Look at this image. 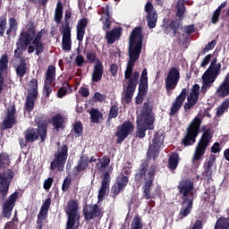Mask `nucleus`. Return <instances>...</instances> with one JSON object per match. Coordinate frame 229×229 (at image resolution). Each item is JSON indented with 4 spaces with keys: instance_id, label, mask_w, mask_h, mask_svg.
<instances>
[{
    "instance_id": "052dcab7",
    "label": "nucleus",
    "mask_w": 229,
    "mask_h": 229,
    "mask_svg": "<svg viewBox=\"0 0 229 229\" xmlns=\"http://www.w3.org/2000/svg\"><path fill=\"white\" fill-rule=\"evenodd\" d=\"M9 26L13 31H17V20L15 18L9 19Z\"/></svg>"
},
{
    "instance_id": "0eeeda50",
    "label": "nucleus",
    "mask_w": 229,
    "mask_h": 229,
    "mask_svg": "<svg viewBox=\"0 0 229 229\" xmlns=\"http://www.w3.org/2000/svg\"><path fill=\"white\" fill-rule=\"evenodd\" d=\"M199 126H201V119L195 117L187 129V133L182 140L184 146H192L196 142V137L199 133Z\"/></svg>"
},
{
    "instance_id": "603ef678",
    "label": "nucleus",
    "mask_w": 229,
    "mask_h": 229,
    "mask_svg": "<svg viewBox=\"0 0 229 229\" xmlns=\"http://www.w3.org/2000/svg\"><path fill=\"white\" fill-rule=\"evenodd\" d=\"M16 72H17V74L20 75L21 78H22V76L26 74V64H24V62H21L17 67Z\"/></svg>"
},
{
    "instance_id": "a19ab883",
    "label": "nucleus",
    "mask_w": 229,
    "mask_h": 229,
    "mask_svg": "<svg viewBox=\"0 0 229 229\" xmlns=\"http://www.w3.org/2000/svg\"><path fill=\"white\" fill-rule=\"evenodd\" d=\"M215 229H229V218H219L216 223Z\"/></svg>"
},
{
    "instance_id": "9b49d317",
    "label": "nucleus",
    "mask_w": 229,
    "mask_h": 229,
    "mask_svg": "<svg viewBox=\"0 0 229 229\" xmlns=\"http://www.w3.org/2000/svg\"><path fill=\"white\" fill-rule=\"evenodd\" d=\"M29 87V95L27 97L25 106L29 112H31V110H33V106H35V100L37 99V96L38 94V81L37 79H32L30 81Z\"/></svg>"
},
{
    "instance_id": "79ce46f5",
    "label": "nucleus",
    "mask_w": 229,
    "mask_h": 229,
    "mask_svg": "<svg viewBox=\"0 0 229 229\" xmlns=\"http://www.w3.org/2000/svg\"><path fill=\"white\" fill-rule=\"evenodd\" d=\"M229 108V98H226L217 108H216V115L217 117H221L226 110Z\"/></svg>"
},
{
    "instance_id": "e2e57ef3",
    "label": "nucleus",
    "mask_w": 229,
    "mask_h": 229,
    "mask_svg": "<svg viewBox=\"0 0 229 229\" xmlns=\"http://www.w3.org/2000/svg\"><path fill=\"white\" fill-rule=\"evenodd\" d=\"M210 60H212V55H206L201 62V67H206L208 64H210Z\"/></svg>"
},
{
    "instance_id": "4468645a",
    "label": "nucleus",
    "mask_w": 229,
    "mask_h": 229,
    "mask_svg": "<svg viewBox=\"0 0 229 229\" xmlns=\"http://www.w3.org/2000/svg\"><path fill=\"white\" fill-rule=\"evenodd\" d=\"M17 198H19V193L14 192L8 199H6L3 204V216L4 217H6L7 219H10L12 217V211L13 210V207H15V201H17Z\"/></svg>"
},
{
    "instance_id": "aec40b11",
    "label": "nucleus",
    "mask_w": 229,
    "mask_h": 229,
    "mask_svg": "<svg viewBox=\"0 0 229 229\" xmlns=\"http://www.w3.org/2000/svg\"><path fill=\"white\" fill-rule=\"evenodd\" d=\"M145 11L148 13L147 16V21H148V26L151 30L157 26V12H155V9L153 8V4L151 3H147L145 5Z\"/></svg>"
},
{
    "instance_id": "c85d7f7f",
    "label": "nucleus",
    "mask_w": 229,
    "mask_h": 229,
    "mask_svg": "<svg viewBox=\"0 0 229 229\" xmlns=\"http://www.w3.org/2000/svg\"><path fill=\"white\" fill-rule=\"evenodd\" d=\"M87 19H81L77 23V40L79 42L83 41V37H85V29L87 28Z\"/></svg>"
},
{
    "instance_id": "4c0bfd02",
    "label": "nucleus",
    "mask_w": 229,
    "mask_h": 229,
    "mask_svg": "<svg viewBox=\"0 0 229 229\" xmlns=\"http://www.w3.org/2000/svg\"><path fill=\"white\" fill-rule=\"evenodd\" d=\"M80 226V216H68L66 229H78Z\"/></svg>"
},
{
    "instance_id": "cd10ccee",
    "label": "nucleus",
    "mask_w": 229,
    "mask_h": 229,
    "mask_svg": "<svg viewBox=\"0 0 229 229\" xmlns=\"http://www.w3.org/2000/svg\"><path fill=\"white\" fill-rule=\"evenodd\" d=\"M192 182H191L190 180H186L181 182V183L178 186V189L181 194L183 195L184 198H186V196H189V194L192 192Z\"/></svg>"
},
{
    "instance_id": "b1692460",
    "label": "nucleus",
    "mask_w": 229,
    "mask_h": 229,
    "mask_svg": "<svg viewBox=\"0 0 229 229\" xmlns=\"http://www.w3.org/2000/svg\"><path fill=\"white\" fill-rule=\"evenodd\" d=\"M214 171H216V156H210L208 161L204 165V176L210 178L212 176Z\"/></svg>"
},
{
    "instance_id": "de8ad7c7",
    "label": "nucleus",
    "mask_w": 229,
    "mask_h": 229,
    "mask_svg": "<svg viewBox=\"0 0 229 229\" xmlns=\"http://www.w3.org/2000/svg\"><path fill=\"white\" fill-rule=\"evenodd\" d=\"M10 156H8L6 153H2L0 155V169L10 165Z\"/></svg>"
},
{
    "instance_id": "6e6552de",
    "label": "nucleus",
    "mask_w": 229,
    "mask_h": 229,
    "mask_svg": "<svg viewBox=\"0 0 229 229\" xmlns=\"http://www.w3.org/2000/svg\"><path fill=\"white\" fill-rule=\"evenodd\" d=\"M164 139H165L164 131L159 130L155 133L152 140L149 142L148 151V157H152V158L158 157V151H160V148L164 146Z\"/></svg>"
},
{
    "instance_id": "423d86ee",
    "label": "nucleus",
    "mask_w": 229,
    "mask_h": 229,
    "mask_svg": "<svg viewBox=\"0 0 229 229\" xmlns=\"http://www.w3.org/2000/svg\"><path fill=\"white\" fill-rule=\"evenodd\" d=\"M213 136L214 132H212V130L208 129L204 131L195 148V152L192 157V164H198V162L201 160V157L203 155H205V151H207V148H208Z\"/></svg>"
},
{
    "instance_id": "c756f323",
    "label": "nucleus",
    "mask_w": 229,
    "mask_h": 229,
    "mask_svg": "<svg viewBox=\"0 0 229 229\" xmlns=\"http://www.w3.org/2000/svg\"><path fill=\"white\" fill-rule=\"evenodd\" d=\"M102 17L100 21L103 22V30H110V13H108V5H104L101 11Z\"/></svg>"
},
{
    "instance_id": "5fc2aeb1",
    "label": "nucleus",
    "mask_w": 229,
    "mask_h": 229,
    "mask_svg": "<svg viewBox=\"0 0 229 229\" xmlns=\"http://www.w3.org/2000/svg\"><path fill=\"white\" fill-rule=\"evenodd\" d=\"M86 60H87L88 64H94V62L96 63V61H98L99 59L96 60V53H94V52H88L86 54Z\"/></svg>"
},
{
    "instance_id": "338daca9",
    "label": "nucleus",
    "mask_w": 229,
    "mask_h": 229,
    "mask_svg": "<svg viewBox=\"0 0 229 229\" xmlns=\"http://www.w3.org/2000/svg\"><path fill=\"white\" fill-rule=\"evenodd\" d=\"M110 71H111L112 76L115 77L117 76V71H119V66L117 64H112L110 67Z\"/></svg>"
},
{
    "instance_id": "e433bc0d",
    "label": "nucleus",
    "mask_w": 229,
    "mask_h": 229,
    "mask_svg": "<svg viewBox=\"0 0 229 229\" xmlns=\"http://www.w3.org/2000/svg\"><path fill=\"white\" fill-rule=\"evenodd\" d=\"M106 178L102 181L101 188L98 191V201H103L105 199V196H106V191H108V179Z\"/></svg>"
},
{
    "instance_id": "f03ea898",
    "label": "nucleus",
    "mask_w": 229,
    "mask_h": 229,
    "mask_svg": "<svg viewBox=\"0 0 229 229\" xmlns=\"http://www.w3.org/2000/svg\"><path fill=\"white\" fill-rule=\"evenodd\" d=\"M43 35L44 30L37 33L34 29L21 32L17 42L18 47L14 51V56L19 58L22 55V49H26V47H28V53H35L36 51L38 56V55H42L44 53V43H42Z\"/></svg>"
},
{
    "instance_id": "a211bd4d",
    "label": "nucleus",
    "mask_w": 229,
    "mask_h": 229,
    "mask_svg": "<svg viewBox=\"0 0 229 229\" xmlns=\"http://www.w3.org/2000/svg\"><path fill=\"white\" fill-rule=\"evenodd\" d=\"M186 98L187 89H182L180 95L175 98V100L172 104L170 115H176V113H178L180 111V108H182V106L183 105V102L185 101Z\"/></svg>"
},
{
    "instance_id": "c03bdc74",
    "label": "nucleus",
    "mask_w": 229,
    "mask_h": 229,
    "mask_svg": "<svg viewBox=\"0 0 229 229\" xmlns=\"http://www.w3.org/2000/svg\"><path fill=\"white\" fill-rule=\"evenodd\" d=\"M179 160H180V156H178V154H172L168 161L170 169H175L176 167H178Z\"/></svg>"
},
{
    "instance_id": "ddd939ff",
    "label": "nucleus",
    "mask_w": 229,
    "mask_h": 229,
    "mask_svg": "<svg viewBox=\"0 0 229 229\" xmlns=\"http://www.w3.org/2000/svg\"><path fill=\"white\" fill-rule=\"evenodd\" d=\"M131 131H133V123L131 122H125L121 126H119L115 133L117 137V144L123 142L126 137H128Z\"/></svg>"
},
{
    "instance_id": "49530a36",
    "label": "nucleus",
    "mask_w": 229,
    "mask_h": 229,
    "mask_svg": "<svg viewBox=\"0 0 229 229\" xmlns=\"http://www.w3.org/2000/svg\"><path fill=\"white\" fill-rule=\"evenodd\" d=\"M223 8H226V2L222 3L220 6L215 11L212 17L213 24H216V22H217L219 20V15H221V10H223Z\"/></svg>"
},
{
    "instance_id": "13d9d810",
    "label": "nucleus",
    "mask_w": 229,
    "mask_h": 229,
    "mask_svg": "<svg viewBox=\"0 0 229 229\" xmlns=\"http://www.w3.org/2000/svg\"><path fill=\"white\" fill-rule=\"evenodd\" d=\"M93 98L95 101L103 102L106 99V96H105L99 92H96Z\"/></svg>"
},
{
    "instance_id": "7c9ffc66",
    "label": "nucleus",
    "mask_w": 229,
    "mask_h": 229,
    "mask_svg": "<svg viewBox=\"0 0 229 229\" xmlns=\"http://www.w3.org/2000/svg\"><path fill=\"white\" fill-rule=\"evenodd\" d=\"M216 93L219 98L229 96V75H226L222 84L218 87Z\"/></svg>"
},
{
    "instance_id": "3c124183",
    "label": "nucleus",
    "mask_w": 229,
    "mask_h": 229,
    "mask_svg": "<svg viewBox=\"0 0 229 229\" xmlns=\"http://www.w3.org/2000/svg\"><path fill=\"white\" fill-rule=\"evenodd\" d=\"M185 13V5L183 4V0H179L177 3V15L182 17Z\"/></svg>"
},
{
    "instance_id": "f8f14e48",
    "label": "nucleus",
    "mask_w": 229,
    "mask_h": 229,
    "mask_svg": "<svg viewBox=\"0 0 229 229\" xmlns=\"http://www.w3.org/2000/svg\"><path fill=\"white\" fill-rule=\"evenodd\" d=\"M180 81V70L176 67H173L166 78L165 79V85L167 92H171L176 89L178 82Z\"/></svg>"
},
{
    "instance_id": "bf43d9fd",
    "label": "nucleus",
    "mask_w": 229,
    "mask_h": 229,
    "mask_svg": "<svg viewBox=\"0 0 229 229\" xmlns=\"http://www.w3.org/2000/svg\"><path fill=\"white\" fill-rule=\"evenodd\" d=\"M70 185H71V178L66 177V178L64 180V182H63V186H62L63 191H64V192H65L66 191H68Z\"/></svg>"
},
{
    "instance_id": "6e6d98bb",
    "label": "nucleus",
    "mask_w": 229,
    "mask_h": 229,
    "mask_svg": "<svg viewBox=\"0 0 229 229\" xmlns=\"http://www.w3.org/2000/svg\"><path fill=\"white\" fill-rule=\"evenodd\" d=\"M117 115H119V109L117 108V106H114L110 109L109 117L110 119H115Z\"/></svg>"
},
{
    "instance_id": "72a5a7b5",
    "label": "nucleus",
    "mask_w": 229,
    "mask_h": 229,
    "mask_svg": "<svg viewBox=\"0 0 229 229\" xmlns=\"http://www.w3.org/2000/svg\"><path fill=\"white\" fill-rule=\"evenodd\" d=\"M191 210H192V200L184 199V201L182 202V207L180 210L181 217H187V216L191 214Z\"/></svg>"
},
{
    "instance_id": "9d476101",
    "label": "nucleus",
    "mask_w": 229,
    "mask_h": 229,
    "mask_svg": "<svg viewBox=\"0 0 229 229\" xmlns=\"http://www.w3.org/2000/svg\"><path fill=\"white\" fill-rule=\"evenodd\" d=\"M67 162V147L65 145L60 147L57 153L55 154V158L51 163V169L55 170L57 167L58 171H64V166Z\"/></svg>"
},
{
    "instance_id": "393cba45",
    "label": "nucleus",
    "mask_w": 229,
    "mask_h": 229,
    "mask_svg": "<svg viewBox=\"0 0 229 229\" xmlns=\"http://www.w3.org/2000/svg\"><path fill=\"white\" fill-rule=\"evenodd\" d=\"M4 128H12L15 124V106H12L3 122Z\"/></svg>"
},
{
    "instance_id": "6ab92c4d",
    "label": "nucleus",
    "mask_w": 229,
    "mask_h": 229,
    "mask_svg": "<svg viewBox=\"0 0 229 229\" xmlns=\"http://www.w3.org/2000/svg\"><path fill=\"white\" fill-rule=\"evenodd\" d=\"M12 178H13L12 174H0V196H2V198H4V196L8 194Z\"/></svg>"
},
{
    "instance_id": "8fccbe9b",
    "label": "nucleus",
    "mask_w": 229,
    "mask_h": 229,
    "mask_svg": "<svg viewBox=\"0 0 229 229\" xmlns=\"http://www.w3.org/2000/svg\"><path fill=\"white\" fill-rule=\"evenodd\" d=\"M74 133L77 137H80L83 133V125L81 123L77 122L73 125Z\"/></svg>"
},
{
    "instance_id": "a878e982",
    "label": "nucleus",
    "mask_w": 229,
    "mask_h": 229,
    "mask_svg": "<svg viewBox=\"0 0 229 229\" xmlns=\"http://www.w3.org/2000/svg\"><path fill=\"white\" fill-rule=\"evenodd\" d=\"M72 42L71 41V28L66 26L63 31V49L64 51H71Z\"/></svg>"
},
{
    "instance_id": "dca6fc26",
    "label": "nucleus",
    "mask_w": 229,
    "mask_h": 229,
    "mask_svg": "<svg viewBox=\"0 0 229 229\" xmlns=\"http://www.w3.org/2000/svg\"><path fill=\"white\" fill-rule=\"evenodd\" d=\"M128 182V176H125L123 174L117 177L115 183L113 185L111 189L114 198H115V196H119V193L123 192V191L126 189Z\"/></svg>"
},
{
    "instance_id": "412c9836",
    "label": "nucleus",
    "mask_w": 229,
    "mask_h": 229,
    "mask_svg": "<svg viewBox=\"0 0 229 229\" xmlns=\"http://www.w3.org/2000/svg\"><path fill=\"white\" fill-rule=\"evenodd\" d=\"M84 216L87 220L94 219V217H99V216H101V208L96 204L88 206L84 209Z\"/></svg>"
},
{
    "instance_id": "58836bf2",
    "label": "nucleus",
    "mask_w": 229,
    "mask_h": 229,
    "mask_svg": "<svg viewBox=\"0 0 229 229\" xmlns=\"http://www.w3.org/2000/svg\"><path fill=\"white\" fill-rule=\"evenodd\" d=\"M110 165V157L108 156H105L103 158L98 159L97 163V169L101 173H105L106 167Z\"/></svg>"
},
{
    "instance_id": "69168bd1",
    "label": "nucleus",
    "mask_w": 229,
    "mask_h": 229,
    "mask_svg": "<svg viewBox=\"0 0 229 229\" xmlns=\"http://www.w3.org/2000/svg\"><path fill=\"white\" fill-rule=\"evenodd\" d=\"M212 153H219L221 151V145H219L218 142L214 143V145L211 147Z\"/></svg>"
},
{
    "instance_id": "4d7b16f0",
    "label": "nucleus",
    "mask_w": 229,
    "mask_h": 229,
    "mask_svg": "<svg viewBox=\"0 0 229 229\" xmlns=\"http://www.w3.org/2000/svg\"><path fill=\"white\" fill-rule=\"evenodd\" d=\"M53 178L49 177L47 180H45L43 187L45 191H49L51 189V185H53Z\"/></svg>"
},
{
    "instance_id": "4be33fe9",
    "label": "nucleus",
    "mask_w": 229,
    "mask_h": 229,
    "mask_svg": "<svg viewBox=\"0 0 229 229\" xmlns=\"http://www.w3.org/2000/svg\"><path fill=\"white\" fill-rule=\"evenodd\" d=\"M103 72H104L103 64L101 63L100 60H97L93 67V72L91 77L92 81L94 82L101 81V78H103Z\"/></svg>"
},
{
    "instance_id": "2eb2a0df",
    "label": "nucleus",
    "mask_w": 229,
    "mask_h": 229,
    "mask_svg": "<svg viewBox=\"0 0 229 229\" xmlns=\"http://www.w3.org/2000/svg\"><path fill=\"white\" fill-rule=\"evenodd\" d=\"M199 98V85L195 84L191 89L190 93L187 95V102L184 104L185 110H191L198 103Z\"/></svg>"
},
{
    "instance_id": "864d4df0",
    "label": "nucleus",
    "mask_w": 229,
    "mask_h": 229,
    "mask_svg": "<svg viewBox=\"0 0 229 229\" xmlns=\"http://www.w3.org/2000/svg\"><path fill=\"white\" fill-rule=\"evenodd\" d=\"M4 31H6V18L1 17L0 18V37L4 35Z\"/></svg>"
},
{
    "instance_id": "7ed1b4c3",
    "label": "nucleus",
    "mask_w": 229,
    "mask_h": 229,
    "mask_svg": "<svg viewBox=\"0 0 229 229\" xmlns=\"http://www.w3.org/2000/svg\"><path fill=\"white\" fill-rule=\"evenodd\" d=\"M155 128V114H153L149 102H145L142 113L137 117L138 135L140 139L146 137V130Z\"/></svg>"
},
{
    "instance_id": "20e7f679",
    "label": "nucleus",
    "mask_w": 229,
    "mask_h": 229,
    "mask_svg": "<svg viewBox=\"0 0 229 229\" xmlns=\"http://www.w3.org/2000/svg\"><path fill=\"white\" fill-rule=\"evenodd\" d=\"M155 166H150L148 169V164L143 163L140 169V172L136 174V182H143V196L146 199H151L155 198V195L151 194V187H153V179L155 178Z\"/></svg>"
},
{
    "instance_id": "1a4fd4ad",
    "label": "nucleus",
    "mask_w": 229,
    "mask_h": 229,
    "mask_svg": "<svg viewBox=\"0 0 229 229\" xmlns=\"http://www.w3.org/2000/svg\"><path fill=\"white\" fill-rule=\"evenodd\" d=\"M47 135V126L46 123L39 124L37 129H29L25 131V139L27 142H35L38 136L41 138L42 142L46 140Z\"/></svg>"
},
{
    "instance_id": "09e8293b",
    "label": "nucleus",
    "mask_w": 229,
    "mask_h": 229,
    "mask_svg": "<svg viewBox=\"0 0 229 229\" xmlns=\"http://www.w3.org/2000/svg\"><path fill=\"white\" fill-rule=\"evenodd\" d=\"M142 220L139 216H135L132 219L131 229H142Z\"/></svg>"
},
{
    "instance_id": "0e129e2a",
    "label": "nucleus",
    "mask_w": 229,
    "mask_h": 229,
    "mask_svg": "<svg viewBox=\"0 0 229 229\" xmlns=\"http://www.w3.org/2000/svg\"><path fill=\"white\" fill-rule=\"evenodd\" d=\"M214 47H216V40H212L207 45V47L204 48V53H208V51H210V49H214Z\"/></svg>"
},
{
    "instance_id": "ea45409f",
    "label": "nucleus",
    "mask_w": 229,
    "mask_h": 229,
    "mask_svg": "<svg viewBox=\"0 0 229 229\" xmlns=\"http://www.w3.org/2000/svg\"><path fill=\"white\" fill-rule=\"evenodd\" d=\"M148 89V69H144L141 72L140 79V92H142Z\"/></svg>"
},
{
    "instance_id": "f257e3e1",
    "label": "nucleus",
    "mask_w": 229,
    "mask_h": 229,
    "mask_svg": "<svg viewBox=\"0 0 229 229\" xmlns=\"http://www.w3.org/2000/svg\"><path fill=\"white\" fill-rule=\"evenodd\" d=\"M142 50V29L140 27L135 28L130 37L129 43V61L126 71L124 72L125 80H128L127 84L124 85L122 100L124 103L131 102L133 99V93L137 88L140 73L139 72H133V65L140 56Z\"/></svg>"
},
{
    "instance_id": "f704fd0d",
    "label": "nucleus",
    "mask_w": 229,
    "mask_h": 229,
    "mask_svg": "<svg viewBox=\"0 0 229 229\" xmlns=\"http://www.w3.org/2000/svg\"><path fill=\"white\" fill-rule=\"evenodd\" d=\"M49 207H51V199H46L43 203L38 216V221H44L46 216H47V212H49Z\"/></svg>"
},
{
    "instance_id": "774afa93",
    "label": "nucleus",
    "mask_w": 229,
    "mask_h": 229,
    "mask_svg": "<svg viewBox=\"0 0 229 229\" xmlns=\"http://www.w3.org/2000/svg\"><path fill=\"white\" fill-rule=\"evenodd\" d=\"M65 94H67V87L59 89L58 93H57L58 98H64V96H65Z\"/></svg>"
},
{
    "instance_id": "2f4dec72",
    "label": "nucleus",
    "mask_w": 229,
    "mask_h": 229,
    "mask_svg": "<svg viewBox=\"0 0 229 229\" xmlns=\"http://www.w3.org/2000/svg\"><path fill=\"white\" fill-rule=\"evenodd\" d=\"M65 212L68 217H76V216H80L78 214V202L76 200H70L65 208Z\"/></svg>"
},
{
    "instance_id": "a18cd8bd",
    "label": "nucleus",
    "mask_w": 229,
    "mask_h": 229,
    "mask_svg": "<svg viewBox=\"0 0 229 229\" xmlns=\"http://www.w3.org/2000/svg\"><path fill=\"white\" fill-rule=\"evenodd\" d=\"M90 117L92 123H99L103 119V114L98 109H92L90 112Z\"/></svg>"
},
{
    "instance_id": "f3484780",
    "label": "nucleus",
    "mask_w": 229,
    "mask_h": 229,
    "mask_svg": "<svg viewBox=\"0 0 229 229\" xmlns=\"http://www.w3.org/2000/svg\"><path fill=\"white\" fill-rule=\"evenodd\" d=\"M56 78V68L54 65H50L47 68L44 90L47 92V96H49V93L52 92L51 83L55 81Z\"/></svg>"
},
{
    "instance_id": "bb28decb",
    "label": "nucleus",
    "mask_w": 229,
    "mask_h": 229,
    "mask_svg": "<svg viewBox=\"0 0 229 229\" xmlns=\"http://www.w3.org/2000/svg\"><path fill=\"white\" fill-rule=\"evenodd\" d=\"M121 33H123L122 28H115L110 31H107L106 34V38L108 44H114L115 40L121 38Z\"/></svg>"
},
{
    "instance_id": "473e14b6",
    "label": "nucleus",
    "mask_w": 229,
    "mask_h": 229,
    "mask_svg": "<svg viewBox=\"0 0 229 229\" xmlns=\"http://www.w3.org/2000/svg\"><path fill=\"white\" fill-rule=\"evenodd\" d=\"M51 123L57 130H64V124L65 123V117L62 116V114H56L52 117Z\"/></svg>"
},
{
    "instance_id": "37998d69",
    "label": "nucleus",
    "mask_w": 229,
    "mask_h": 229,
    "mask_svg": "<svg viewBox=\"0 0 229 229\" xmlns=\"http://www.w3.org/2000/svg\"><path fill=\"white\" fill-rule=\"evenodd\" d=\"M89 167V157H81V159L79 160L77 170L78 171H85Z\"/></svg>"
},
{
    "instance_id": "680f3d73",
    "label": "nucleus",
    "mask_w": 229,
    "mask_h": 229,
    "mask_svg": "<svg viewBox=\"0 0 229 229\" xmlns=\"http://www.w3.org/2000/svg\"><path fill=\"white\" fill-rule=\"evenodd\" d=\"M75 62L78 67H81V65L85 64V57H83V55H77L75 58Z\"/></svg>"
},
{
    "instance_id": "5701e85b",
    "label": "nucleus",
    "mask_w": 229,
    "mask_h": 229,
    "mask_svg": "<svg viewBox=\"0 0 229 229\" xmlns=\"http://www.w3.org/2000/svg\"><path fill=\"white\" fill-rule=\"evenodd\" d=\"M6 69H8V55H3L0 58V94L4 89V79L2 74Z\"/></svg>"
},
{
    "instance_id": "39448f33",
    "label": "nucleus",
    "mask_w": 229,
    "mask_h": 229,
    "mask_svg": "<svg viewBox=\"0 0 229 229\" xmlns=\"http://www.w3.org/2000/svg\"><path fill=\"white\" fill-rule=\"evenodd\" d=\"M221 72V64H217V59L214 58L208 69L202 75V90H207L208 88L212 87V83L216 81L217 76Z\"/></svg>"
},
{
    "instance_id": "c9c22d12",
    "label": "nucleus",
    "mask_w": 229,
    "mask_h": 229,
    "mask_svg": "<svg viewBox=\"0 0 229 229\" xmlns=\"http://www.w3.org/2000/svg\"><path fill=\"white\" fill-rule=\"evenodd\" d=\"M64 17V5L62 4V2H58L56 4L54 20L56 22V24H60L62 22V19Z\"/></svg>"
}]
</instances>
